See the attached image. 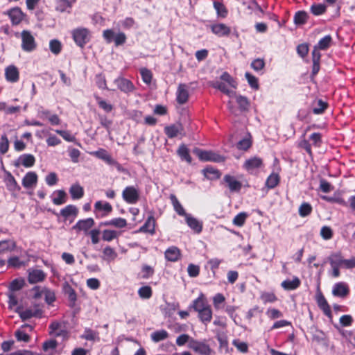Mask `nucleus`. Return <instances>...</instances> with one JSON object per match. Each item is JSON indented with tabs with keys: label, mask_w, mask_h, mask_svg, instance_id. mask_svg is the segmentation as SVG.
<instances>
[{
	"label": "nucleus",
	"mask_w": 355,
	"mask_h": 355,
	"mask_svg": "<svg viewBox=\"0 0 355 355\" xmlns=\"http://www.w3.org/2000/svg\"><path fill=\"white\" fill-rule=\"evenodd\" d=\"M71 34L75 43L81 48L89 42L91 38L90 31L83 27L73 29Z\"/></svg>",
	"instance_id": "nucleus-1"
},
{
	"label": "nucleus",
	"mask_w": 355,
	"mask_h": 355,
	"mask_svg": "<svg viewBox=\"0 0 355 355\" xmlns=\"http://www.w3.org/2000/svg\"><path fill=\"white\" fill-rule=\"evenodd\" d=\"M188 347L200 355H210L211 354V349L205 341H200L198 340H191L190 345Z\"/></svg>",
	"instance_id": "nucleus-2"
},
{
	"label": "nucleus",
	"mask_w": 355,
	"mask_h": 355,
	"mask_svg": "<svg viewBox=\"0 0 355 355\" xmlns=\"http://www.w3.org/2000/svg\"><path fill=\"white\" fill-rule=\"evenodd\" d=\"M193 153L196 154L202 161L222 162L225 160V158L223 156L212 151L202 150L199 148H196L193 150Z\"/></svg>",
	"instance_id": "nucleus-3"
},
{
	"label": "nucleus",
	"mask_w": 355,
	"mask_h": 355,
	"mask_svg": "<svg viewBox=\"0 0 355 355\" xmlns=\"http://www.w3.org/2000/svg\"><path fill=\"white\" fill-rule=\"evenodd\" d=\"M21 48L27 52L33 51L36 48V42L34 37L31 32L23 31L21 33Z\"/></svg>",
	"instance_id": "nucleus-4"
},
{
	"label": "nucleus",
	"mask_w": 355,
	"mask_h": 355,
	"mask_svg": "<svg viewBox=\"0 0 355 355\" xmlns=\"http://www.w3.org/2000/svg\"><path fill=\"white\" fill-rule=\"evenodd\" d=\"M123 199L129 204H135L139 199V191L133 186H129L122 192Z\"/></svg>",
	"instance_id": "nucleus-5"
},
{
	"label": "nucleus",
	"mask_w": 355,
	"mask_h": 355,
	"mask_svg": "<svg viewBox=\"0 0 355 355\" xmlns=\"http://www.w3.org/2000/svg\"><path fill=\"white\" fill-rule=\"evenodd\" d=\"M90 154L101 159H103L109 165L116 166L119 170H120V164L115 159H114L105 149L101 148L97 151L90 153Z\"/></svg>",
	"instance_id": "nucleus-6"
},
{
	"label": "nucleus",
	"mask_w": 355,
	"mask_h": 355,
	"mask_svg": "<svg viewBox=\"0 0 355 355\" xmlns=\"http://www.w3.org/2000/svg\"><path fill=\"white\" fill-rule=\"evenodd\" d=\"M263 166V160L259 157H252L245 160L243 168L249 173H254Z\"/></svg>",
	"instance_id": "nucleus-7"
},
{
	"label": "nucleus",
	"mask_w": 355,
	"mask_h": 355,
	"mask_svg": "<svg viewBox=\"0 0 355 355\" xmlns=\"http://www.w3.org/2000/svg\"><path fill=\"white\" fill-rule=\"evenodd\" d=\"M16 312L19 313L23 320L30 319L32 317H40L42 313L38 306H35L33 309H27L26 310L17 308Z\"/></svg>",
	"instance_id": "nucleus-8"
},
{
	"label": "nucleus",
	"mask_w": 355,
	"mask_h": 355,
	"mask_svg": "<svg viewBox=\"0 0 355 355\" xmlns=\"http://www.w3.org/2000/svg\"><path fill=\"white\" fill-rule=\"evenodd\" d=\"M8 15L13 25H18L24 19L25 15L21 10L15 7L8 11Z\"/></svg>",
	"instance_id": "nucleus-9"
},
{
	"label": "nucleus",
	"mask_w": 355,
	"mask_h": 355,
	"mask_svg": "<svg viewBox=\"0 0 355 355\" xmlns=\"http://www.w3.org/2000/svg\"><path fill=\"white\" fill-rule=\"evenodd\" d=\"M209 306L205 295L200 293L198 297L193 302L190 308L193 309V310L198 313Z\"/></svg>",
	"instance_id": "nucleus-10"
},
{
	"label": "nucleus",
	"mask_w": 355,
	"mask_h": 355,
	"mask_svg": "<svg viewBox=\"0 0 355 355\" xmlns=\"http://www.w3.org/2000/svg\"><path fill=\"white\" fill-rule=\"evenodd\" d=\"M349 287L345 282L335 284L332 289V294L340 297H345L349 294Z\"/></svg>",
	"instance_id": "nucleus-11"
},
{
	"label": "nucleus",
	"mask_w": 355,
	"mask_h": 355,
	"mask_svg": "<svg viewBox=\"0 0 355 355\" xmlns=\"http://www.w3.org/2000/svg\"><path fill=\"white\" fill-rule=\"evenodd\" d=\"M46 277L45 273L39 269H29L28 280L30 284L42 282Z\"/></svg>",
	"instance_id": "nucleus-12"
},
{
	"label": "nucleus",
	"mask_w": 355,
	"mask_h": 355,
	"mask_svg": "<svg viewBox=\"0 0 355 355\" xmlns=\"http://www.w3.org/2000/svg\"><path fill=\"white\" fill-rule=\"evenodd\" d=\"M177 101L180 104H184L189 98V87L185 84H180L178 85L177 92Z\"/></svg>",
	"instance_id": "nucleus-13"
},
{
	"label": "nucleus",
	"mask_w": 355,
	"mask_h": 355,
	"mask_svg": "<svg viewBox=\"0 0 355 355\" xmlns=\"http://www.w3.org/2000/svg\"><path fill=\"white\" fill-rule=\"evenodd\" d=\"M118 89L125 93H129L135 89L133 84L128 79L118 78L114 80Z\"/></svg>",
	"instance_id": "nucleus-14"
},
{
	"label": "nucleus",
	"mask_w": 355,
	"mask_h": 355,
	"mask_svg": "<svg viewBox=\"0 0 355 355\" xmlns=\"http://www.w3.org/2000/svg\"><path fill=\"white\" fill-rule=\"evenodd\" d=\"M214 34L218 37L228 36L230 34V28L224 24H215L210 26Z\"/></svg>",
	"instance_id": "nucleus-15"
},
{
	"label": "nucleus",
	"mask_w": 355,
	"mask_h": 355,
	"mask_svg": "<svg viewBox=\"0 0 355 355\" xmlns=\"http://www.w3.org/2000/svg\"><path fill=\"white\" fill-rule=\"evenodd\" d=\"M6 79L10 83H16L19 78L18 69L14 65H9L5 69Z\"/></svg>",
	"instance_id": "nucleus-16"
},
{
	"label": "nucleus",
	"mask_w": 355,
	"mask_h": 355,
	"mask_svg": "<svg viewBox=\"0 0 355 355\" xmlns=\"http://www.w3.org/2000/svg\"><path fill=\"white\" fill-rule=\"evenodd\" d=\"M94 225V220L92 218H88L84 220H78L76 224L73 227V229L78 231L87 232L92 228Z\"/></svg>",
	"instance_id": "nucleus-17"
},
{
	"label": "nucleus",
	"mask_w": 355,
	"mask_h": 355,
	"mask_svg": "<svg viewBox=\"0 0 355 355\" xmlns=\"http://www.w3.org/2000/svg\"><path fill=\"white\" fill-rule=\"evenodd\" d=\"M37 175L35 172H28L22 180V184L25 188H32L36 185Z\"/></svg>",
	"instance_id": "nucleus-18"
},
{
	"label": "nucleus",
	"mask_w": 355,
	"mask_h": 355,
	"mask_svg": "<svg viewBox=\"0 0 355 355\" xmlns=\"http://www.w3.org/2000/svg\"><path fill=\"white\" fill-rule=\"evenodd\" d=\"M318 306L323 311L324 313L328 317H331V311L326 299L322 293H318L316 297Z\"/></svg>",
	"instance_id": "nucleus-19"
},
{
	"label": "nucleus",
	"mask_w": 355,
	"mask_h": 355,
	"mask_svg": "<svg viewBox=\"0 0 355 355\" xmlns=\"http://www.w3.org/2000/svg\"><path fill=\"white\" fill-rule=\"evenodd\" d=\"M183 128L181 124H173L165 127L164 132L169 138H173L182 134Z\"/></svg>",
	"instance_id": "nucleus-20"
},
{
	"label": "nucleus",
	"mask_w": 355,
	"mask_h": 355,
	"mask_svg": "<svg viewBox=\"0 0 355 355\" xmlns=\"http://www.w3.org/2000/svg\"><path fill=\"white\" fill-rule=\"evenodd\" d=\"M224 181L226 182L228 188L231 191H239L241 188V183L231 175H225Z\"/></svg>",
	"instance_id": "nucleus-21"
},
{
	"label": "nucleus",
	"mask_w": 355,
	"mask_h": 355,
	"mask_svg": "<svg viewBox=\"0 0 355 355\" xmlns=\"http://www.w3.org/2000/svg\"><path fill=\"white\" fill-rule=\"evenodd\" d=\"M101 226H113L116 228H123L127 225V221L122 218H115L101 223Z\"/></svg>",
	"instance_id": "nucleus-22"
},
{
	"label": "nucleus",
	"mask_w": 355,
	"mask_h": 355,
	"mask_svg": "<svg viewBox=\"0 0 355 355\" xmlns=\"http://www.w3.org/2000/svg\"><path fill=\"white\" fill-rule=\"evenodd\" d=\"M186 222L187 225L191 227L195 232L200 233L202 231V225L196 218L192 217L188 214L185 216Z\"/></svg>",
	"instance_id": "nucleus-23"
},
{
	"label": "nucleus",
	"mask_w": 355,
	"mask_h": 355,
	"mask_svg": "<svg viewBox=\"0 0 355 355\" xmlns=\"http://www.w3.org/2000/svg\"><path fill=\"white\" fill-rule=\"evenodd\" d=\"M300 285V280L298 277H294L292 279H286L282 282L281 286L285 290H294Z\"/></svg>",
	"instance_id": "nucleus-24"
},
{
	"label": "nucleus",
	"mask_w": 355,
	"mask_h": 355,
	"mask_svg": "<svg viewBox=\"0 0 355 355\" xmlns=\"http://www.w3.org/2000/svg\"><path fill=\"white\" fill-rule=\"evenodd\" d=\"M180 256V251L177 247L172 246L165 252V257L170 261H176Z\"/></svg>",
	"instance_id": "nucleus-25"
},
{
	"label": "nucleus",
	"mask_w": 355,
	"mask_h": 355,
	"mask_svg": "<svg viewBox=\"0 0 355 355\" xmlns=\"http://www.w3.org/2000/svg\"><path fill=\"white\" fill-rule=\"evenodd\" d=\"M331 266L342 267L343 268L345 259L342 257L340 252L334 253L329 257Z\"/></svg>",
	"instance_id": "nucleus-26"
},
{
	"label": "nucleus",
	"mask_w": 355,
	"mask_h": 355,
	"mask_svg": "<svg viewBox=\"0 0 355 355\" xmlns=\"http://www.w3.org/2000/svg\"><path fill=\"white\" fill-rule=\"evenodd\" d=\"M15 248V243L10 240L0 241V256L12 252Z\"/></svg>",
	"instance_id": "nucleus-27"
},
{
	"label": "nucleus",
	"mask_w": 355,
	"mask_h": 355,
	"mask_svg": "<svg viewBox=\"0 0 355 355\" xmlns=\"http://www.w3.org/2000/svg\"><path fill=\"white\" fill-rule=\"evenodd\" d=\"M198 315L200 320L202 323H204L205 324L209 323L212 319V310L211 306H209L203 311L198 313Z\"/></svg>",
	"instance_id": "nucleus-28"
},
{
	"label": "nucleus",
	"mask_w": 355,
	"mask_h": 355,
	"mask_svg": "<svg viewBox=\"0 0 355 355\" xmlns=\"http://www.w3.org/2000/svg\"><path fill=\"white\" fill-rule=\"evenodd\" d=\"M63 291L64 293L68 295V299L71 303V306H73L77 300L75 291L72 288L68 282H65L63 284Z\"/></svg>",
	"instance_id": "nucleus-29"
},
{
	"label": "nucleus",
	"mask_w": 355,
	"mask_h": 355,
	"mask_svg": "<svg viewBox=\"0 0 355 355\" xmlns=\"http://www.w3.org/2000/svg\"><path fill=\"white\" fill-rule=\"evenodd\" d=\"M94 209L98 211H103V215H107L112 211V205L107 202L97 201L95 203Z\"/></svg>",
	"instance_id": "nucleus-30"
},
{
	"label": "nucleus",
	"mask_w": 355,
	"mask_h": 355,
	"mask_svg": "<svg viewBox=\"0 0 355 355\" xmlns=\"http://www.w3.org/2000/svg\"><path fill=\"white\" fill-rule=\"evenodd\" d=\"M155 221L153 217H149L146 221L145 224L139 229L140 232H148L153 234L155 232Z\"/></svg>",
	"instance_id": "nucleus-31"
},
{
	"label": "nucleus",
	"mask_w": 355,
	"mask_h": 355,
	"mask_svg": "<svg viewBox=\"0 0 355 355\" xmlns=\"http://www.w3.org/2000/svg\"><path fill=\"white\" fill-rule=\"evenodd\" d=\"M78 214V209L74 205H67L60 211V215L65 219L69 218L71 216H76Z\"/></svg>",
	"instance_id": "nucleus-32"
},
{
	"label": "nucleus",
	"mask_w": 355,
	"mask_h": 355,
	"mask_svg": "<svg viewBox=\"0 0 355 355\" xmlns=\"http://www.w3.org/2000/svg\"><path fill=\"white\" fill-rule=\"evenodd\" d=\"M211 85L213 87L216 88L220 90L221 92H223V93L227 94L230 98H233V95L235 94V92H233V91L229 90L227 88V86H226L225 83H224L223 82H220L218 80L213 81L211 83Z\"/></svg>",
	"instance_id": "nucleus-33"
},
{
	"label": "nucleus",
	"mask_w": 355,
	"mask_h": 355,
	"mask_svg": "<svg viewBox=\"0 0 355 355\" xmlns=\"http://www.w3.org/2000/svg\"><path fill=\"white\" fill-rule=\"evenodd\" d=\"M170 199H171V203L173 206V208L175 209V211L180 215V216H186L187 215H188L186 212H185V210L183 208V207L182 206V205L180 203V202L178 201V198L175 197V195H173L171 194L170 196Z\"/></svg>",
	"instance_id": "nucleus-34"
},
{
	"label": "nucleus",
	"mask_w": 355,
	"mask_h": 355,
	"mask_svg": "<svg viewBox=\"0 0 355 355\" xmlns=\"http://www.w3.org/2000/svg\"><path fill=\"white\" fill-rule=\"evenodd\" d=\"M53 202L55 205H60L66 202V193L64 191H55L53 192Z\"/></svg>",
	"instance_id": "nucleus-35"
},
{
	"label": "nucleus",
	"mask_w": 355,
	"mask_h": 355,
	"mask_svg": "<svg viewBox=\"0 0 355 355\" xmlns=\"http://www.w3.org/2000/svg\"><path fill=\"white\" fill-rule=\"evenodd\" d=\"M103 259L108 262L114 261L117 257L116 251L110 246L103 249Z\"/></svg>",
	"instance_id": "nucleus-36"
},
{
	"label": "nucleus",
	"mask_w": 355,
	"mask_h": 355,
	"mask_svg": "<svg viewBox=\"0 0 355 355\" xmlns=\"http://www.w3.org/2000/svg\"><path fill=\"white\" fill-rule=\"evenodd\" d=\"M69 192L73 199H80L84 194L83 188L77 184L71 187Z\"/></svg>",
	"instance_id": "nucleus-37"
},
{
	"label": "nucleus",
	"mask_w": 355,
	"mask_h": 355,
	"mask_svg": "<svg viewBox=\"0 0 355 355\" xmlns=\"http://www.w3.org/2000/svg\"><path fill=\"white\" fill-rule=\"evenodd\" d=\"M233 97H235L236 101L241 111H245L248 110L250 107V102L246 97L243 96H237L236 94L233 95Z\"/></svg>",
	"instance_id": "nucleus-38"
},
{
	"label": "nucleus",
	"mask_w": 355,
	"mask_h": 355,
	"mask_svg": "<svg viewBox=\"0 0 355 355\" xmlns=\"http://www.w3.org/2000/svg\"><path fill=\"white\" fill-rule=\"evenodd\" d=\"M21 164L25 167H31L34 165L35 159L33 155L24 154L19 157Z\"/></svg>",
	"instance_id": "nucleus-39"
},
{
	"label": "nucleus",
	"mask_w": 355,
	"mask_h": 355,
	"mask_svg": "<svg viewBox=\"0 0 355 355\" xmlns=\"http://www.w3.org/2000/svg\"><path fill=\"white\" fill-rule=\"evenodd\" d=\"M75 1L76 0H72L71 1L69 0H58L55 10L63 12L66 11L68 8H71L72 3Z\"/></svg>",
	"instance_id": "nucleus-40"
},
{
	"label": "nucleus",
	"mask_w": 355,
	"mask_h": 355,
	"mask_svg": "<svg viewBox=\"0 0 355 355\" xmlns=\"http://www.w3.org/2000/svg\"><path fill=\"white\" fill-rule=\"evenodd\" d=\"M168 332L164 329L155 331V332L152 333L150 335L151 339L155 343L159 342L161 340H164L168 338Z\"/></svg>",
	"instance_id": "nucleus-41"
},
{
	"label": "nucleus",
	"mask_w": 355,
	"mask_h": 355,
	"mask_svg": "<svg viewBox=\"0 0 355 355\" xmlns=\"http://www.w3.org/2000/svg\"><path fill=\"white\" fill-rule=\"evenodd\" d=\"M205 176L209 180H216L220 177V173L218 170L212 167H207L203 170Z\"/></svg>",
	"instance_id": "nucleus-42"
},
{
	"label": "nucleus",
	"mask_w": 355,
	"mask_h": 355,
	"mask_svg": "<svg viewBox=\"0 0 355 355\" xmlns=\"http://www.w3.org/2000/svg\"><path fill=\"white\" fill-rule=\"evenodd\" d=\"M57 347V342L55 340H50L43 344V350L49 354L52 355Z\"/></svg>",
	"instance_id": "nucleus-43"
},
{
	"label": "nucleus",
	"mask_w": 355,
	"mask_h": 355,
	"mask_svg": "<svg viewBox=\"0 0 355 355\" xmlns=\"http://www.w3.org/2000/svg\"><path fill=\"white\" fill-rule=\"evenodd\" d=\"M118 236V232L114 230H105L102 233V239L105 241H111L113 239L117 238Z\"/></svg>",
	"instance_id": "nucleus-44"
},
{
	"label": "nucleus",
	"mask_w": 355,
	"mask_h": 355,
	"mask_svg": "<svg viewBox=\"0 0 355 355\" xmlns=\"http://www.w3.org/2000/svg\"><path fill=\"white\" fill-rule=\"evenodd\" d=\"M279 182V177L277 173H272L266 180V184L270 188L275 187Z\"/></svg>",
	"instance_id": "nucleus-45"
},
{
	"label": "nucleus",
	"mask_w": 355,
	"mask_h": 355,
	"mask_svg": "<svg viewBox=\"0 0 355 355\" xmlns=\"http://www.w3.org/2000/svg\"><path fill=\"white\" fill-rule=\"evenodd\" d=\"M232 345L241 352L246 353L248 351V345L245 342H243L239 339L232 341Z\"/></svg>",
	"instance_id": "nucleus-46"
},
{
	"label": "nucleus",
	"mask_w": 355,
	"mask_h": 355,
	"mask_svg": "<svg viewBox=\"0 0 355 355\" xmlns=\"http://www.w3.org/2000/svg\"><path fill=\"white\" fill-rule=\"evenodd\" d=\"M248 217V214L245 212H241L237 214L233 219V224L241 227L244 225L245 220Z\"/></svg>",
	"instance_id": "nucleus-47"
},
{
	"label": "nucleus",
	"mask_w": 355,
	"mask_h": 355,
	"mask_svg": "<svg viewBox=\"0 0 355 355\" xmlns=\"http://www.w3.org/2000/svg\"><path fill=\"white\" fill-rule=\"evenodd\" d=\"M138 294L141 298L148 299L152 295V289L148 286H142L139 289Z\"/></svg>",
	"instance_id": "nucleus-48"
},
{
	"label": "nucleus",
	"mask_w": 355,
	"mask_h": 355,
	"mask_svg": "<svg viewBox=\"0 0 355 355\" xmlns=\"http://www.w3.org/2000/svg\"><path fill=\"white\" fill-rule=\"evenodd\" d=\"M331 42V37L330 35H326L319 41L316 46L320 50H325L330 46Z\"/></svg>",
	"instance_id": "nucleus-49"
},
{
	"label": "nucleus",
	"mask_w": 355,
	"mask_h": 355,
	"mask_svg": "<svg viewBox=\"0 0 355 355\" xmlns=\"http://www.w3.org/2000/svg\"><path fill=\"white\" fill-rule=\"evenodd\" d=\"M178 153L182 159H185L189 163L191 162V157L189 155V150L185 146L182 145L180 146Z\"/></svg>",
	"instance_id": "nucleus-50"
},
{
	"label": "nucleus",
	"mask_w": 355,
	"mask_h": 355,
	"mask_svg": "<svg viewBox=\"0 0 355 355\" xmlns=\"http://www.w3.org/2000/svg\"><path fill=\"white\" fill-rule=\"evenodd\" d=\"M81 338L87 340H95L98 339V334L96 331H94L89 329H87L85 330L84 334L81 336Z\"/></svg>",
	"instance_id": "nucleus-51"
},
{
	"label": "nucleus",
	"mask_w": 355,
	"mask_h": 355,
	"mask_svg": "<svg viewBox=\"0 0 355 355\" xmlns=\"http://www.w3.org/2000/svg\"><path fill=\"white\" fill-rule=\"evenodd\" d=\"M49 48L53 53L57 55L61 51L62 44L60 41L57 40H53L50 41Z\"/></svg>",
	"instance_id": "nucleus-52"
},
{
	"label": "nucleus",
	"mask_w": 355,
	"mask_h": 355,
	"mask_svg": "<svg viewBox=\"0 0 355 355\" xmlns=\"http://www.w3.org/2000/svg\"><path fill=\"white\" fill-rule=\"evenodd\" d=\"M140 73L145 83L150 84L151 83L153 74L150 70L146 68H141L140 69Z\"/></svg>",
	"instance_id": "nucleus-53"
},
{
	"label": "nucleus",
	"mask_w": 355,
	"mask_h": 355,
	"mask_svg": "<svg viewBox=\"0 0 355 355\" xmlns=\"http://www.w3.org/2000/svg\"><path fill=\"white\" fill-rule=\"evenodd\" d=\"M312 207L310 204L304 202L302 203L299 208V214L302 217H305L311 214Z\"/></svg>",
	"instance_id": "nucleus-54"
},
{
	"label": "nucleus",
	"mask_w": 355,
	"mask_h": 355,
	"mask_svg": "<svg viewBox=\"0 0 355 355\" xmlns=\"http://www.w3.org/2000/svg\"><path fill=\"white\" fill-rule=\"evenodd\" d=\"M307 13L304 11L297 12L294 17V21L296 24H303L306 21Z\"/></svg>",
	"instance_id": "nucleus-55"
},
{
	"label": "nucleus",
	"mask_w": 355,
	"mask_h": 355,
	"mask_svg": "<svg viewBox=\"0 0 355 355\" xmlns=\"http://www.w3.org/2000/svg\"><path fill=\"white\" fill-rule=\"evenodd\" d=\"M327 104L325 102L322 101V100H318L316 102L315 106L313 109V112L316 114H322L327 108Z\"/></svg>",
	"instance_id": "nucleus-56"
},
{
	"label": "nucleus",
	"mask_w": 355,
	"mask_h": 355,
	"mask_svg": "<svg viewBox=\"0 0 355 355\" xmlns=\"http://www.w3.org/2000/svg\"><path fill=\"white\" fill-rule=\"evenodd\" d=\"M214 7L216 9V10L219 16H220L222 17H226V15L227 14V11L223 3H221L220 2L215 1L214 3Z\"/></svg>",
	"instance_id": "nucleus-57"
},
{
	"label": "nucleus",
	"mask_w": 355,
	"mask_h": 355,
	"mask_svg": "<svg viewBox=\"0 0 355 355\" xmlns=\"http://www.w3.org/2000/svg\"><path fill=\"white\" fill-rule=\"evenodd\" d=\"M193 339V338L190 337L188 334H182L177 338L176 344L178 346H182L187 343H188V345H190L191 340Z\"/></svg>",
	"instance_id": "nucleus-58"
},
{
	"label": "nucleus",
	"mask_w": 355,
	"mask_h": 355,
	"mask_svg": "<svg viewBox=\"0 0 355 355\" xmlns=\"http://www.w3.org/2000/svg\"><path fill=\"white\" fill-rule=\"evenodd\" d=\"M42 114L48 119L52 125H58L60 123V120L56 114H50L49 111L42 112Z\"/></svg>",
	"instance_id": "nucleus-59"
},
{
	"label": "nucleus",
	"mask_w": 355,
	"mask_h": 355,
	"mask_svg": "<svg viewBox=\"0 0 355 355\" xmlns=\"http://www.w3.org/2000/svg\"><path fill=\"white\" fill-rule=\"evenodd\" d=\"M9 148V141L6 135H2L0 141V153L5 154Z\"/></svg>",
	"instance_id": "nucleus-60"
},
{
	"label": "nucleus",
	"mask_w": 355,
	"mask_h": 355,
	"mask_svg": "<svg viewBox=\"0 0 355 355\" xmlns=\"http://www.w3.org/2000/svg\"><path fill=\"white\" fill-rule=\"evenodd\" d=\"M154 274V269L148 265H144L142 266L141 268V275L142 278L144 279H148L153 276Z\"/></svg>",
	"instance_id": "nucleus-61"
},
{
	"label": "nucleus",
	"mask_w": 355,
	"mask_h": 355,
	"mask_svg": "<svg viewBox=\"0 0 355 355\" xmlns=\"http://www.w3.org/2000/svg\"><path fill=\"white\" fill-rule=\"evenodd\" d=\"M96 99L97 101V103L101 108L107 112H110L112 110V105L108 103H107L105 101L101 99V98L96 96Z\"/></svg>",
	"instance_id": "nucleus-62"
},
{
	"label": "nucleus",
	"mask_w": 355,
	"mask_h": 355,
	"mask_svg": "<svg viewBox=\"0 0 355 355\" xmlns=\"http://www.w3.org/2000/svg\"><path fill=\"white\" fill-rule=\"evenodd\" d=\"M220 79L225 82H226L229 85H230L233 88L236 87V83L235 80L232 78V76L227 72H224L220 76Z\"/></svg>",
	"instance_id": "nucleus-63"
},
{
	"label": "nucleus",
	"mask_w": 355,
	"mask_h": 355,
	"mask_svg": "<svg viewBox=\"0 0 355 355\" xmlns=\"http://www.w3.org/2000/svg\"><path fill=\"white\" fill-rule=\"evenodd\" d=\"M320 236L325 240H329L332 238L333 231L327 226H324L320 230Z\"/></svg>",
	"instance_id": "nucleus-64"
}]
</instances>
